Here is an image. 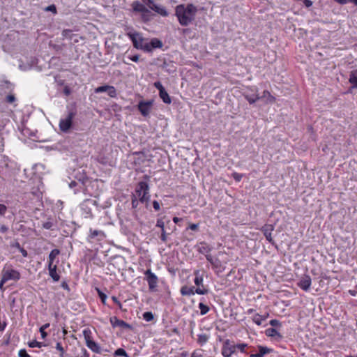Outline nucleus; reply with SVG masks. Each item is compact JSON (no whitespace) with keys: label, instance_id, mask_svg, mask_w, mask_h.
Here are the masks:
<instances>
[{"label":"nucleus","instance_id":"nucleus-1","mask_svg":"<svg viewBox=\"0 0 357 357\" xmlns=\"http://www.w3.org/2000/svg\"><path fill=\"white\" fill-rule=\"evenodd\" d=\"M126 35L131 40L135 48L142 50L145 52H151L154 49H160L163 46V43L160 39L153 38L149 42H147V39L143 38L137 31H129Z\"/></svg>","mask_w":357,"mask_h":357},{"label":"nucleus","instance_id":"nucleus-2","mask_svg":"<svg viewBox=\"0 0 357 357\" xmlns=\"http://www.w3.org/2000/svg\"><path fill=\"white\" fill-rule=\"evenodd\" d=\"M197 9L192 3L180 4L175 8V15L179 24L188 26L194 20Z\"/></svg>","mask_w":357,"mask_h":357},{"label":"nucleus","instance_id":"nucleus-3","mask_svg":"<svg viewBox=\"0 0 357 357\" xmlns=\"http://www.w3.org/2000/svg\"><path fill=\"white\" fill-rule=\"evenodd\" d=\"M149 176L148 175H144L143 176V181H139L135 189L134 195H136L141 203H146L149 201L150 195H149V185L148 181L149 180Z\"/></svg>","mask_w":357,"mask_h":357},{"label":"nucleus","instance_id":"nucleus-4","mask_svg":"<svg viewBox=\"0 0 357 357\" xmlns=\"http://www.w3.org/2000/svg\"><path fill=\"white\" fill-rule=\"evenodd\" d=\"M77 108L75 106L68 108L67 116L64 119H61L59 121V129L65 133L69 132L73 128V119L77 114Z\"/></svg>","mask_w":357,"mask_h":357},{"label":"nucleus","instance_id":"nucleus-5","mask_svg":"<svg viewBox=\"0 0 357 357\" xmlns=\"http://www.w3.org/2000/svg\"><path fill=\"white\" fill-rule=\"evenodd\" d=\"M1 278L6 282L9 280L17 282L21 278V274L17 270L13 269L12 265L6 264L1 271Z\"/></svg>","mask_w":357,"mask_h":357},{"label":"nucleus","instance_id":"nucleus-6","mask_svg":"<svg viewBox=\"0 0 357 357\" xmlns=\"http://www.w3.org/2000/svg\"><path fill=\"white\" fill-rule=\"evenodd\" d=\"M273 351V349L262 345H257L256 347H250L248 355L250 357H264V356L269 354Z\"/></svg>","mask_w":357,"mask_h":357},{"label":"nucleus","instance_id":"nucleus-7","mask_svg":"<svg viewBox=\"0 0 357 357\" xmlns=\"http://www.w3.org/2000/svg\"><path fill=\"white\" fill-rule=\"evenodd\" d=\"M180 292L182 296H192L195 294H197L199 295H206L208 294L209 289L206 287L195 288L193 286L188 287L187 285H184L181 287Z\"/></svg>","mask_w":357,"mask_h":357},{"label":"nucleus","instance_id":"nucleus-8","mask_svg":"<svg viewBox=\"0 0 357 357\" xmlns=\"http://www.w3.org/2000/svg\"><path fill=\"white\" fill-rule=\"evenodd\" d=\"M144 279L148 283L149 291L151 292L156 291L158 282V278L157 275L153 273L151 269H147L144 272Z\"/></svg>","mask_w":357,"mask_h":357},{"label":"nucleus","instance_id":"nucleus-9","mask_svg":"<svg viewBox=\"0 0 357 357\" xmlns=\"http://www.w3.org/2000/svg\"><path fill=\"white\" fill-rule=\"evenodd\" d=\"M221 354L224 357H231L236 354V344L229 339L225 340L222 346Z\"/></svg>","mask_w":357,"mask_h":357},{"label":"nucleus","instance_id":"nucleus-10","mask_svg":"<svg viewBox=\"0 0 357 357\" xmlns=\"http://www.w3.org/2000/svg\"><path fill=\"white\" fill-rule=\"evenodd\" d=\"M95 206H97V202L92 199H86L81 203L80 208L85 218H93L91 208Z\"/></svg>","mask_w":357,"mask_h":357},{"label":"nucleus","instance_id":"nucleus-11","mask_svg":"<svg viewBox=\"0 0 357 357\" xmlns=\"http://www.w3.org/2000/svg\"><path fill=\"white\" fill-rule=\"evenodd\" d=\"M106 237L105 233L102 230L93 229L90 228L89 234L87 236V241L89 243H94L96 241H102Z\"/></svg>","mask_w":357,"mask_h":357},{"label":"nucleus","instance_id":"nucleus-12","mask_svg":"<svg viewBox=\"0 0 357 357\" xmlns=\"http://www.w3.org/2000/svg\"><path fill=\"white\" fill-rule=\"evenodd\" d=\"M260 230L263 233L266 239L275 248H278V245L275 243V241L272 238V231L274 230V226L271 224H265Z\"/></svg>","mask_w":357,"mask_h":357},{"label":"nucleus","instance_id":"nucleus-13","mask_svg":"<svg viewBox=\"0 0 357 357\" xmlns=\"http://www.w3.org/2000/svg\"><path fill=\"white\" fill-rule=\"evenodd\" d=\"M153 105V102L149 101H139L137 105V108L143 116H147L149 115Z\"/></svg>","mask_w":357,"mask_h":357},{"label":"nucleus","instance_id":"nucleus-14","mask_svg":"<svg viewBox=\"0 0 357 357\" xmlns=\"http://www.w3.org/2000/svg\"><path fill=\"white\" fill-rule=\"evenodd\" d=\"M109 322L113 328L120 327L123 329H132V326L130 324L118 319V317L115 316L110 317Z\"/></svg>","mask_w":357,"mask_h":357},{"label":"nucleus","instance_id":"nucleus-15","mask_svg":"<svg viewBox=\"0 0 357 357\" xmlns=\"http://www.w3.org/2000/svg\"><path fill=\"white\" fill-rule=\"evenodd\" d=\"M312 284V280L310 275H303L297 283L298 287L305 291H309Z\"/></svg>","mask_w":357,"mask_h":357},{"label":"nucleus","instance_id":"nucleus-16","mask_svg":"<svg viewBox=\"0 0 357 357\" xmlns=\"http://www.w3.org/2000/svg\"><path fill=\"white\" fill-rule=\"evenodd\" d=\"M149 8L155 12L157 14L162 16L167 17L169 15V13L167 12L166 8L163 6L156 4L154 2V0L148 6Z\"/></svg>","mask_w":357,"mask_h":357},{"label":"nucleus","instance_id":"nucleus-17","mask_svg":"<svg viewBox=\"0 0 357 357\" xmlns=\"http://www.w3.org/2000/svg\"><path fill=\"white\" fill-rule=\"evenodd\" d=\"M265 334L268 337H271L277 341H280L283 338V336L275 328H268L265 331Z\"/></svg>","mask_w":357,"mask_h":357},{"label":"nucleus","instance_id":"nucleus-18","mask_svg":"<svg viewBox=\"0 0 357 357\" xmlns=\"http://www.w3.org/2000/svg\"><path fill=\"white\" fill-rule=\"evenodd\" d=\"M132 10L135 13H149V9L139 1H135L131 4Z\"/></svg>","mask_w":357,"mask_h":357},{"label":"nucleus","instance_id":"nucleus-19","mask_svg":"<svg viewBox=\"0 0 357 357\" xmlns=\"http://www.w3.org/2000/svg\"><path fill=\"white\" fill-rule=\"evenodd\" d=\"M212 250V248L205 241H202L197 245V251L200 254L207 255Z\"/></svg>","mask_w":357,"mask_h":357},{"label":"nucleus","instance_id":"nucleus-20","mask_svg":"<svg viewBox=\"0 0 357 357\" xmlns=\"http://www.w3.org/2000/svg\"><path fill=\"white\" fill-rule=\"evenodd\" d=\"M195 275L194 283L197 286L196 288H202L205 287L203 284V275L200 273L199 270H196L193 273Z\"/></svg>","mask_w":357,"mask_h":357},{"label":"nucleus","instance_id":"nucleus-21","mask_svg":"<svg viewBox=\"0 0 357 357\" xmlns=\"http://www.w3.org/2000/svg\"><path fill=\"white\" fill-rule=\"evenodd\" d=\"M349 82L351 84L348 93H350L351 89H357V69L352 70L349 74Z\"/></svg>","mask_w":357,"mask_h":357},{"label":"nucleus","instance_id":"nucleus-22","mask_svg":"<svg viewBox=\"0 0 357 357\" xmlns=\"http://www.w3.org/2000/svg\"><path fill=\"white\" fill-rule=\"evenodd\" d=\"M56 265L48 264L49 274L54 281L58 282L60 280V275L56 273Z\"/></svg>","mask_w":357,"mask_h":357},{"label":"nucleus","instance_id":"nucleus-23","mask_svg":"<svg viewBox=\"0 0 357 357\" xmlns=\"http://www.w3.org/2000/svg\"><path fill=\"white\" fill-rule=\"evenodd\" d=\"M261 99H266V102L268 104L274 103L276 100L275 96H272L269 91L264 90L263 91L262 96H260Z\"/></svg>","mask_w":357,"mask_h":357},{"label":"nucleus","instance_id":"nucleus-24","mask_svg":"<svg viewBox=\"0 0 357 357\" xmlns=\"http://www.w3.org/2000/svg\"><path fill=\"white\" fill-rule=\"evenodd\" d=\"M88 348H89L92 351L96 353V354H101L102 350L100 345L95 342L93 340L89 342L88 344H86Z\"/></svg>","mask_w":357,"mask_h":357},{"label":"nucleus","instance_id":"nucleus-25","mask_svg":"<svg viewBox=\"0 0 357 357\" xmlns=\"http://www.w3.org/2000/svg\"><path fill=\"white\" fill-rule=\"evenodd\" d=\"M245 99L250 104H254L257 100H260L261 98L257 93H252V94H244Z\"/></svg>","mask_w":357,"mask_h":357},{"label":"nucleus","instance_id":"nucleus-26","mask_svg":"<svg viewBox=\"0 0 357 357\" xmlns=\"http://www.w3.org/2000/svg\"><path fill=\"white\" fill-rule=\"evenodd\" d=\"M250 347V345H248L246 343L236 344V352L240 351L241 353L248 355V351H249Z\"/></svg>","mask_w":357,"mask_h":357},{"label":"nucleus","instance_id":"nucleus-27","mask_svg":"<svg viewBox=\"0 0 357 357\" xmlns=\"http://www.w3.org/2000/svg\"><path fill=\"white\" fill-rule=\"evenodd\" d=\"M61 253L60 250L59 249H53L50 255H49V257H48V264H50V266L52 264H54V259H56V257L59 255Z\"/></svg>","mask_w":357,"mask_h":357},{"label":"nucleus","instance_id":"nucleus-28","mask_svg":"<svg viewBox=\"0 0 357 357\" xmlns=\"http://www.w3.org/2000/svg\"><path fill=\"white\" fill-rule=\"evenodd\" d=\"M209 339V335L206 333L199 334L197 335V342L199 345L203 346L204 345Z\"/></svg>","mask_w":357,"mask_h":357},{"label":"nucleus","instance_id":"nucleus-29","mask_svg":"<svg viewBox=\"0 0 357 357\" xmlns=\"http://www.w3.org/2000/svg\"><path fill=\"white\" fill-rule=\"evenodd\" d=\"M159 96L165 104H170L172 102V99L165 89L159 93Z\"/></svg>","mask_w":357,"mask_h":357},{"label":"nucleus","instance_id":"nucleus-30","mask_svg":"<svg viewBox=\"0 0 357 357\" xmlns=\"http://www.w3.org/2000/svg\"><path fill=\"white\" fill-rule=\"evenodd\" d=\"M83 335L85 340L86 344L93 340V335L90 328H86L83 331Z\"/></svg>","mask_w":357,"mask_h":357},{"label":"nucleus","instance_id":"nucleus-31","mask_svg":"<svg viewBox=\"0 0 357 357\" xmlns=\"http://www.w3.org/2000/svg\"><path fill=\"white\" fill-rule=\"evenodd\" d=\"M198 307L200 310V315L202 316L206 314L210 310L209 305L204 303H199L198 305Z\"/></svg>","mask_w":357,"mask_h":357},{"label":"nucleus","instance_id":"nucleus-32","mask_svg":"<svg viewBox=\"0 0 357 357\" xmlns=\"http://www.w3.org/2000/svg\"><path fill=\"white\" fill-rule=\"evenodd\" d=\"M166 218V216H163L162 218H158L157 220V222H156V227H160L161 229V231L162 230H165V219ZM170 222V220H167L166 221V223L167 224H169Z\"/></svg>","mask_w":357,"mask_h":357},{"label":"nucleus","instance_id":"nucleus-33","mask_svg":"<svg viewBox=\"0 0 357 357\" xmlns=\"http://www.w3.org/2000/svg\"><path fill=\"white\" fill-rule=\"evenodd\" d=\"M50 326V324L49 323H47L40 328L39 331L43 339H45L47 336V333L45 331V330L48 328Z\"/></svg>","mask_w":357,"mask_h":357},{"label":"nucleus","instance_id":"nucleus-34","mask_svg":"<svg viewBox=\"0 0 357 357\" xmlns=\"http://www.w3.org/2000/svg\"><path fill=\"white\" fill-rule=\"evenodd\" d=\"M114 356H124V357H130L126 351L123 348H119L114 351Z\"/></svg>","mask_w":357,"mask_h":357},{"label":"nucleus","instance_id":"nucleus-35","mask_svg":"<svg viewBox=\"0 0 357 357\" xmlns=\"http://www.w3.org/2000/svg\"><path fill=\"white\" fill-rule=\"evenodd\" d=\"M153 15L151 13V12L149 10V13H141V18L143 22H147L151 20V16Z\"/></svg>","mask_w":357,"mask_h":357},{"label":"nucleus","instance_id":"nucleus-36","mask_svg":"<svg viewBox=\"0 0 357 357\" xmlns=\"http://www.w3.org/2000/svg\"><path fill=\"white\" fill-rule=\"evenodd\" d=\"M98 293V295L101 300V302L103 305H106V300H107V295L102 292L100 289L96 288V289Z\"/></svg>","mask_w":357,"mask_h":357},{"label":"nucleus","instance_id":"nucleus-37","mask_svg":"<svg viewBox=\"0 0 357 357\" xmlns=\"http://www.w3.org/2000/svg\"><path fill=\"white\" fill-rule=\"evenodd\" d=\"M252 321L257 326H261L262 324V316L258 313H256L252 318Z\"/></svg>","mask_w":357,"mask_h":357},{"label":"nucleus","instance_id":"nucleus-38","mask_svg":"<svg viewBox=\"0 0 357 357\" xmlns=\"http://www.w3.org/2000/svg\"><path fill=\"white\" fill-rule=\"evenodd\" d=\"M142 316L143 319L146 321H152L154 319V315L152 312H145Z\"/></svg>","mask_w":357,"mask_h":357},{"label":"nucleus","instance_id":"nucleus-39","mask_svg":"<svg viewBox=\"0 0 357 357\" xmlns=\"http://www.w3.org/2000/svg\"><path fill=\"white\" fill-rule=\"evenodd\" d=\"M107 92L108 96L111 98H116L117 96V91L114 86L109 85V89Z\"/></svg>","mask_w":357,"mask_h":357},{"label":"nucleus","instance_id":"nucleus-40","mask_svg":"<svg viewBox=\"0 0 357 357\" xmlns=\"http://www.w3.org/2000/svg\"><path fill=\"white\" fill-rule=\"evenodd\" d=\"M136 195L132 194L131 195V204L132 208H136L138 206L139 199H137Z\"/></svg>","mask_w":357,"mask_h":357},{"label":"nucleus","instance_id":"nucleus-41","mask_svg":"<svg viewBox=\"0 0 357 357\" xmlns=\"http://www.w3.org/2000/svg\"><path fill=\"white\" fill-rule=\"evenodd\" d=\"M212 266L214 267L215 269L218 270V271H222L223 270L222 263L220 260L218 259H214V263L213 264H212Z\"/></svg>","mask_w":357,"mask_h":357},{"label":"nucleus","instance_id":"nucleus-42","mask_svg":"<svg viewBox=\"0 0 357 357\" xmlns=\"http://www.w3.org/2000/svg\"><path fill=\"white\" fill-rule=\"evenodd\" d=\"M28 344H29V347L31 348H35V347L40 348L43 347V343L40 342H38L37 340H33V341L29 342L28 343Z\"/></svg>","mask_w":357,"mask_h":357},{"label":"nucleus","instance_id":"nucleus-43","mask_svg":"<svg viewBox=\"0 0 357 357\" xmlns=\"http://www.w3.org/2000/svg\"><path fill=\"white\" fill-rule=\"evenodd\" d=\"M269 324L272 326L271 328H280L282 326L281 322L278 319H271L269 321Z\"/></svg>","mask_w":357,"mask_h":357},{"label":"nucleus","instance_id":"nucleus-44","mask_svg":"<svg viewBox=\"0 0 357 357\" xmlns=\"http://www.w3.org/2000/svg\"><path fill=\"white\" fill-rule=\"evenodd\" d=\"M109 85H102L95 89L96 93L107 92L109 89Z\"/></svg>","mask_w":357,"mask_h":357},{"label":"nucleus","instance_id":"nucleus-45","mask_svg":"<svg viewBox=\"0 0 357 357\" xmlns=\"http://www.w3.org/2000/svg\"><path fill=\"white\" fill-rule=\"evenodd\" d=\"M54 226V222L49 219V220L44 222L42 224V227L45 229H52Z\"/></svg>","mask_w":357,"mask_h":357},{"label":"nucleus","instance_id":"nucleus-46","mask_svg":"<svg viewBox=\"0 0 357 357\" xmlns=\"http://www.w3.org/2000/svg\"><path fill=\"white\" fill-rule=\"evenodd\" d=\"M44 10L47 12H52L54 15L57 13L56 7L54 4H52L45 7Z\"/></svg>","mask_w":357,"mask_h":357},{"label":"nucleus","instance_id":"nucleus-47","mask_svg":"<svg viewBox=\"0 0 357 357\" xmlns=\"http://www.w3.org/2000/svg\"><path fill=\"white\" fill-rule=\"evenodd\" d=\"M15 100V96L13 94H9L6 98V102L10 104L14 102Z\"/></svg>","mask_w":357,"mask_h":357},{"label":"nucleus","instance_id":"nucleus-48","mask_svg":"<svg viewBox=\"0 0 357 357\" xmlns=\"http://www.w3.org/2000/svg\"><path fill=\"white\" fill-rule=\"evenodd\" d=\"M7 210L8 207L5 204H0V216H4Z\"/></svg>","mask_w":357,"mask_h":357},{"label":"nucleus","instance_id":"nucleus-49","mask_svg":"<svg viewBox=\"0 0 357 357\" xmlns=\"http://www.w3.org/2000/svg\"><path fill=\"white\" fill-rule=\"evenodd\" d=\"M232 177L236 181L239 182L243 178V174L238 172H234L232 173Z\"/></svg>","mask_w":357,"mask_h":357},{"label":"nucleus","instance_id":"nucleus-50","mask_svg":"<svg viewBox=\"0 0 357 357\" xmlns=\"http://www.w3.org/2000/svg\"><path fill=\"white\" fill-rule=\"evenodd\" d=\"M19 357H31L25 349H22L18 352Z\"/></svg>","mask_w":357,"mask_h":357},{"label":"nucleus","instance_id":"nucleus-51","mask_svg":"<svg viewBox=\"0 0 357 357\" xmlns=\"http://www.w3.org/2000/svg\"><path fill=\"white\" fill-rule=\"evenodd\" d=\"M186 229H190L192 231H198L199 230V224L190 223Z\"/></svg>","mask_w":357,"mask_h":357},{"label":"nucleus","instance_id":"nucleus-52","mask_svg":"<svg viewBox=\"0 0 357 357\" xmlns=\"http://www.w3.org/2000/svg\"><path fill=\"white\" fill-rule=\"evenodd\" d=\"M153 86L159 91V93L161 91H163L164 89H165V87L161 84V82L159 81L154 82Z\"/></svg>","mask_w":357,"mask_h":357},{"label":"nucleus","instance_id":"nucleus-53","mask_svg":"<svg viewBox=\"0 0 357 357\" xmlns=\"http://www.w3.org/2000/svg\"><path fill=\"white\" fill-rule=\"evenodd\" d=\"M160 240L165 243L167 241V234L166 233L165 230L161 231V235H160Z\"/></svg>","mask_w":357,"mask_h":357},{"label":"nucleus","instance_id":"nucleus-54","mask_svg":"<svg viewBox=\"0 0 357 357\" xmlns=\"http://www.w3.org/2000/svg\"><path fill=\"white\" fill-rule=\"evenodd\" d=\"M128 59L134 62H137L139 59V54H133V55H129Z\"/></svg>","mask_w":357,"mask_h":357},{"label":"nucleus","instance_id":"nucleus-55","mask_svg":"<svg viewBox=\"0 0 357 357\" xmlns=\"http://www.w3.org/2000/svg\"><path fill=\"white\" fill-rule=\"evenodd\" d=\"M153 207L155 211H158L160 209V203L157 200L153 202Z\"/></svg>","mask_w":357,"mask_h":357},{"label":"nucleus","instance_id":"nucleus-56","mask_svg":"<svg viewBox=\"0 0 357 357\" xmlns=\"http://www.w3.org/2000/svg\"><path fill=\"white\" fill-rule=\"evenodd\" d=\"M56 349L61 353H65V349L61 342H57L56 344Z\"/></svg>","mask_w":357,"mask_h":357},{"label":"nucleus","instance_id":"nucleus-57","mask_svg":"<svg viewBox=\"0 0 357 357\" xmlns=\"http://www.w3.org/2000/svg\"><path fill=\"white\" fill-rule=\"evenodd\" d=\"M112 300L114 301V303H115L118 307H119V309H121L122 308V304L119 301V299L117 298V297H116L115 296H112Z\"/></svg>","mask_w":357,"mask_h":357},{"label":"nucleus","instance_id":"nucleus-58","mask_svg":"<svg viewBox=\"0 0 357 357\" xmlns=\"http://www.w3.org/2000/svg\"><path fill=\"white\" fill-rule=\"evenodd\" d=\"M82 355L80 357H90V354L85 348L81 349Z\"/></svg>","mask_w":357,"mask_h":357},{"label":"nucleus","instance_id":"nucleus-59","mask_svg":"<svg viewBox=\"0 0 357 357\" xmlns=\"http://www.w3.org/2000/svg\"><path fill=\"white\" fill-rule=\"evenodd\" d=\"M10 247L13 248H17L19 250L22 246L20 245V244L18 241H15L10 243Z\"/></svg>","mask_w":357,"mask_h":357},{"label":"nucleus","instance_id":"nucleus-60","mask_svg":"<svg viewBox=\"0 0 357 357\" xmlns=\"http://www.w3.org/2000/svg\"><path fill=\"white\" fill-rule=\"evenodd\" d=\"M206 260L212 265L214 263V259L210 253L205 255Z\"/></svg>","mask_w":357,"mask_h":357},{"label":"nucleus","instance_id":"nucleus-61","mask_svg":"<svg viewBox=\"0 0 357 357\" xmlns=\"http://www.w3.org/2000/svg\"><path fill=\"white\" fill-rule=\"evenodd\" d=\"M8 231V227L6 225H1L0 233L4 234V233H6Z\"/></svg>","mask_w":357,"mask_h":357},{"label":"nucleus","instance_id":"nucleus-62","mask_svg":"<svg viewBox=\"0 0 357 357\" xmlns=\"http://www.w3.org/2000/svg\"><path fill=\"white\" fill-rule=\"evenodd\" d=\"M19 251L21 252L24 257H26L28 256V252L24 248L21 247L19 249Z\"/></svg>","mask_w":357,"mask_h":357},{"label":"nucleus","instance_id":"nucleus-63","mask_svg":"<svg viewBox=\"0 0 357 357\" xmlns=\"http://www.w3.org/2000/svg\"><path fill=\"white\" fill-rule=\"evenodd\" d=\"M63 93L66 96H69L71 93V90L68 86H66L63 89Z\"/></svg>","mask_w":357,"mask_h":357},{"label":"nucleus","instance_id":"nucleus-64","mask_svg":"<svg viewBox=\"0 0 357 357\" xmlns=\"http://www.w3.org/2000/svg\"><path fill=\"white\" fill-rule=\"evenodd\" d=\"M61 287L66 290L70 291V287L66 281H63L61 284Z\"/></svg>","mask_w":357,"mask_h":357}]
</instances>
